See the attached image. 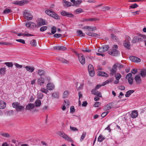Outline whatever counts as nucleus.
I'll return each instance as SVG.
<instances>
[{
	"label": "nucleus",
	"mask_w": 146,
	"mask_h": 146,
	"mask_svg": "<svg viewBox=\"0 0 146 146\" xmlns=\"http://www.w3.org/2000/svg\"><path fill=\"white\" fill-rule=\"evenodd\" d=\"M16 40L19 42H20L23 44H25V40L23 39H16Z\"/></svg>",
	"instance_id": "55"
},
{
	"label": "nucleus",
	"mask_w": 146,
	"mask_h": 146,
	"mask_svg": "<svg viewBox=\"0 0 146 146\" xmlns=\"http://www.w3.org/2000/svg\"><path fill=\"white\" fill-rule=\"evenodd\" d=\"M0 135L3 137L7 138H9L10 136V135L8 133H5L2 131L0 132Z\"/></svg>",
	"instance_id": "29"
},
{
	"label": "nucleus",
	"mask_w": 146,
	"mask_h": 146,
	"mask_svg": "<svg viewBox=\"0 0 146 146\" xmlns=\"http://www.w3.org/2000/svg\"><path fill=\"white\" fill-rule=\"evenodd\" d=\"M117 69V66L115 64H114L112 68H111L110 70V74L111 75H113L114 74H115Z\"/></svg>",
	"instance_id": "13"
},
{
	"label": "nucleus",
	"mask_w": 146,
	"mask_h": 146,
	"mask_svg": "<svg viewBox=\"0 0 146 146\" xmlns=\"http://www.w3.org/2000/svg\"><path fill=\"white\" fill-rule=\"evenodd\" d=\"M69 92L67 91H64L62 95V97L63 98H67L69 95Z\"/></svg>",
	"instance_id": "39"
},
{
	"label": "nucleus",
	"mask_w": 146,
	"mask_h": 146,
	"mask_svg": "<svg viewBox=\"0 0 146 146\" xmlns=\"http://www.w3.org/2000/svg\"><path fill=\"white\" fill-rule=\"evenodd\" d=\"M57 134L61 137L66 140L69 142H70L71 143H73V141L70 138V137L67 136L64 133L62 132L61 131L58 132L57 133Z\"/></svg>",
	"instance_id": "3"
},
{
	"label": "nucleus",
	"mask_w": 146,
	"mask_h": 146,
	"mask_svg": "<svg viewBox=\"0 0 146 146\" xmlns=\"http://www.w3.org/2000/svg\"><path fill=\"white\" fill-rule=\"evenodd\" d=\"M124 46L127 49H130V45L129 42L128 40H125L123 42Z\"/></svg>",
	"instance_id": "18"
},
{
	"label": "nucleus",
	"mask_w": 146,
	"mask_h": 146,
	"mask_svg": "<svg viewBox=\"0 0 146 146\" xmlns=\"http://www.w3.org/2000/svg\"><path fill=\"white\" fill-rule=\"evenodd\" d=\"M51 17L54 18L55 19L58 20H59L60 19L59 16L55 12H54V13L52 14Z\"/></svg>",
	"instance_id": "33"
},
{
	"label": "nucleus",
	"mask_w": 146,
	"mask_h": 146,
	"mask_svg": "<svg viewBox=\"0 0 146 146\" xmlns=\"http://www.w3.org/2000/svg\"><path fill=\"white\" fill-rule=\"evenodd\" d=\"M25 68L27 71H29L31 72H33L35 70V68L34 66H26Z\"/></svg>",
	"instance_id": "17"
},
{
	"label": "nucleus",
	"mask_w": 146,
	"mask_h": 146,
	"mask_svg": "<svg viewBox=\"0 0 146 146\" xmlns=\"http://www.w3.org/2000/svg\"><path fill=\"white\" fill-rule=\"evenodd\" d=\"M86 34L89 36L96 37L99 36L100 35L98 34H96L92 32H87Z\"/></svg>",
	"instance_id": "20"
},
{
	"label": "nucleus",
	"mask_w": 146,
	"mask_h": 146,
	"mask_svg": "<svg viewBox=\"0 0 146 146\" xmlns=\"http://www.w3.org/2000/svg\"><path fill=\"white\" fill-rule=\"evenodd\" d=\"M35 104L36 107H39L41 106V102L40 100L37 99L35 101Z\"/></svg>",
	"instance_id": "35"
},
{
	"label": "nucleus",
	"mask_w": 146,
	"mask_h": 146,
	"mask_svg": "<svg viewBox=\"0 0 146 146\" xmlns=\"http://www.w3.org/2000/svg\"><path fill=\"white\" fill-rule=\"evenodd\" d=\"M6 68H1L0 69V74L1 75L4 74L5 72Z\"/></svg>",
	"instance_id": "44"
},
{
	"label": "nucleus",
	"mask_w": 146,
	"mask_h": 146,
	"mask_svg": "<svg viewBox=\"0 0 146 146\" xmlns=\"http://www.w3.org/2000/svg\"><path fill=\"white\" fill-rule=\"evenodd\" d=\"M86 132L82 134V135L80 139V141H82L84 139L86 135Z\"/></svg>",
	"instance_id": "54"
},
{
	"label": "nucleus",
	"mask_w": 146,
	"mask_h": 146,
	"mask_svg": "<svg viewBox=\"0 0 146 146\" xmlns=\"http://www.w3.org/2000/svg\"><path fill=\"white\" fill-rule=\"evenodd\" d=\"M108 53L112 56H117L119 54V52L115 49L109 50Z\"/></svg>",
	"instance_id": "8"
},
{
	"label": "nucleus",
	"mask_w": 146,
	"mask_h": 146,
	"mask_svg": "<svg viewBox=\"0 0 146 146\" xmlns=\"http://www.w3.org/2000/svg\"><path fill=\"white\" fill-rule=\"evenodd\" d=\"M138 115V113L137 111H133L130 114V115L131 117L134 118H136Z\"/></svg>",
	"instance_id": "21"
},
{
	"label": "nucleus",
	"mask_w": 146,
	"mask_h": 146,
	"mask_svg": "<svg viewBox=\"0 0 146 146\" xmlns=\"http://www.w3.org/2000/svg\"><path fill=\"white\" fill-rule=\"evenodd\" d=\"M40 91L43 93H44L45 94H47V92H48V90H47L45 89L44 88H42L41 89Z\"/></svg>",
	"instance_id": "60"
},
{
	"label": "nucleus",
	"mask_w": 146,
	"mask_h": 146,
	"mask_svg": "<svg viewBox=\"0 0 146 146\" xmlns=\"http://www.w3.org/2000/svg\"><path fill=\"white\" fill-rule=\"evenodd\" d=\"M30 44L33 47L35 46L36 45V40L33 39L30 42Z\"/></svg>",
	"instance_id": "37"
},
{
	"label": "nucleus",
	"mask_w": 146,
	"mask_h": 146,
	"mask_svg": "<svg viewBox=\"0 0 146 146\" xmlns=\"http://www.w3.org/2000/svg\"><path fill=\"white\" fill-rule=\"evenodd\" d=\"M140 74L142 77H145L146 75V70L145 69L141 70V71Z\"/></svg>",
	"instance_id": "32"
},
{
	"label": "nucleus",
	"mask_w": 146,
	"mask_h": 146,
	"mask_svg": "<svg viewBox=\"0 0 146 146\" xmlns=\"http://www.w3.org/2000/svg\"><path fill=\"white\" fill-rule=\"evenodd\" d=\"M47 29V26H43L40 28V31L43 32L46 30Z\"/></svg>",
	"instance_id": "52"
},
{
	"label": "nucleus",
	"mask_w": 146,
	"mask_h": 146,
	"mask_svg": "<svg viewBox=\"0 0 146 146\" xmlns=\"http://www.w3.org/2000/svg\"><path fill=\"white\" fill-rule=\"evenodd\" d=\"M67 48L62 46H54L53 48V50H65L67 49Z\"/></svg>",
	"instance_id": "14"
},
{
	"label": "nucleus",
	"mask_w": 146,
	"mask_h": 146,
	"mask_svg": "<svg viewBox=\"0 0 146 146\" xmlns=\"http://www.w3.org/2000/svg\"><path fill=\"white\" fill-rule=\"evenodd\" d=\"M77 33H78L77 36H80L81 37L84 36L85 35L83 33L82 31L81 30H78L77 31Z\"/></svg>",
	"instance_id": "36"
},
{
	"label": "nucleus",
	"mask_w": 146,
	"mask_h": 146,
	"mask_svg": "<svg viewBox=\"0 0 146 146\" xmlns=\"http://www.w3.org/2000/svg\"><path fill=\"white\" fill-rule=\"evenodd\" d=\"M88 71L90 75L92 77L94 75V71L93 66L91 64H89L88 66Z\"/></svg>",
	"instance_id": "7"
},
{
	"label": "nucleus",
	"mask_w": 146,
	"mask_h": 146,
	"mask_svg": "<svg viewBox=\"0 0 146 146\" xmlns=\"http://www.w3.org/2000/svg\"><path fill=\"white\" fill-rule=\"evenodd\" d=\"M105 139V137L103 136L102 134L100 135L98 138V141L100 142H102Z\"/></svg>",
	"instance_id": "41"
},
{
	"label": "nucleus",
	"mask_w": 146,
	"mask_h": 146,
	"mask_svg": "<svg viewBox=\"0 0 146 146\" xmlns=\"http://www.w3.org/2000/svg\"><path fill=\"white\" fill-rule=\"evenodd\" d=\"M58 60L63 63L68 64L69 63L68 61L62 58H60Z\"/></svg>",
	"instance_id": "46"
},
{
	"label": "nucleus",
	"mask_w": 146,
	"mask_h": 146,
	"mask_svg": "<svg viewBox=\"0 0 146 146\" xmlns=\"http://www.w3.org/2000/svg\"><path fill=\"white\" fill-rule=\"evenodd\" d=\"M82 51L84 52H90L91 51V50L89 49L88 48H86L85 49L83 50Z\"/></svg>",
	"instance_id": "62"
},
{
	"label": "nucleus",
	"mask_w": 146,
	"mask_h": 146,
	"mask_svg": "<svg viewBox=\"0 0 146 146\" xmlns=\"http://www.w3.org/2000/svg\"><path fill=\"white\" fill-rule=\"evenodd\" d=\"M5 64L8 67H12L13 66V63L12 62H6Z\"/></svg>",
	"instance_id": "47"
},
{
	"label": "nucleus",
	"mask_w": 146,
	"mask_h": 146,
	"mask_svg": "<svg viewBox=\"0 0 146 146\" xmlns=\"http://www.w3.org/2000/svg\"><path fill=\"white\" fill-rule=\"evenodd\" d=\"M75 111V109L74 108V107L73 106H72L70 108V112L71 113H73Z\"/></svg>",
	"instance_id": "57"
},
{
	"label": "nucleus",
	"mask_w": 146,
	"mask_h": 146,
	"mask_svg": "<svg viewBox=\"0 0 146 146\" xmlns=\"http://www.w3.org/2000/svg\"><path fill=\"white\" fill-rule=\"evenodd\" d=\"M98 76H100L106 77H107L109 76L108 75L106 72L102 71L98 72Z\"/></svg>",
	"instance_id": "19"
},
{
	"label": "nucleus",
	"mask_w": 146,
	"mask_h": 146,
	"mask_svg": "<svg viewBox=\"0 0 146 146\" xmlns=\"http://www.w3.org/2000/svg\"><path fill=\"white\" fill-rule=\"evenodd\" d=\"M128 82L129 84L132 85L133 83V78H129L128 79Z\"/></svg>",
	"instance_id": "58"
},
{
	"label": "nucleus",
	"mask_w": 146,
	"mask_h": 146,
	"mask_svg": "<svg viewBox=\"0 0 146 146\" xmlns=\"http://www.w3.org/2000/svg\"><path fill=\"white\" fill-rule=\"evenodd\" d=\"M135 80L137 84H140L141 83V79L139 75H137L135 76Z\"/></svg>",
	"instance_id": "23"
},
{
	"label": "nucleus",
	"mask_w": 146,
	"mask_h": 146,
	"mask_svg": "<svg viewBox=\"0 0 146 146\" xmlns=\"http://www.w3.org/2000/svg\"><path fill=\"white\" fill-rule=\"evenodd\" d=\"M91 92L93 94L96 95L99 97L101 98L102 97L101 92L96 89H93L91 91Z\"/></svg>",
	"instance_id": "15"
},
{
	"label": "nucleus",
	"mask_w": 146,
	"mask_h": 146,
	"mask_svg": "<svg viewBox=\"0 0 146 146\" xmlns=\"http://www.w3.org/2000/svg\"><path fill=\"white\" fill-rule=\"evenodd\" d=\"M25 18L28 20H31L32 19V15L27 11H25L23 14Z\"/></svg>",
	"instance_id": "5"
},
{
	"label": "nucleus",
	"mask_w": 146,
	"mask_h": 146,
	"mask_svg": "<svg viewBox=\"0 0 146 146\" xmlns=\"http://www.w3.org/2000/svg\"><path fill=\"white\" fill-rule=\"evenodd\" d=\"M89 27L88 28V31H90L91 30L92 31H94L96 30V27H91L89 26Z\"/></svg>",
	"instance_id": "49"
},
{
	"label": "nucleus",
	"mask_w": 146,
	"mask_h": 146,
	"mask_svg": "<svg viewBox=\"0 0 146 146\" xmlns=\"http://www.w3.org/2000/svg\"><path fill=\"white\" fill-rule=\"evenodd\" d=\"M43 95L42 93H39L38 94V99H41L43 97Z\"/></svg>",
	"instance_id": "61"
},
{
	"label": "nucleus",
	"mask_w": 146,
	"mask_h": 146,
	"mask_svg": "<svg viewBox=\"0 0 146 146\" xmlns=\"http://www.w3.org/2000/svg\"><path fill=\"white\" fill-rule=\"evenodd\" d=\"M75 53L77 54L80 63L82 65L84 64L85 62V60L83 55L81 53L78 54L76 52Z\"/></svg>",
	"instance_id": "6"
},
{
	"label": "nucleus",
	"mask_w": 146,
	"mask_h": 146,
	"mask_svg": "<svg viewBox=\"0 0 146 146\" xmlns=\"http://www.w3.org/2000/svg\"><path fill=\"white\" fill-rule=\"evenodd\" d=\"M30 28L32 29L35 28L36 27V25L34 23L31 22Z\"/></svg>",
	"instance_id": "50"
},
{
	"label": "nucleus",
	"mask_w": 146,
	"mask_h": 146,
	"mask_svg": "<svg viewBox=\"0 0 146 146\" xmlns=\"http://www.w3.org/2000/svg\"><path fill=\"white\" fill-rule=\"evenodd\" d=\"M45 13L48 15L51 16L52 14L54 13V12L53 11H52L50 10H47L45 11Z\"/></svg>",
	"instance_id": "34"
},
{
	"label": "nucleus",
	"mask_w": 146,
	"mask_h": 146,
	"mask_svg": "<svg viewBox=\"0 0 146 146\" xmlns=\"http://www.w3.org/2000/svg\"><path fill=\"white\" fill-rule=\"evenodd\" d=\"M24 108L23 106L19 105L18 108L16 109V110L17 111H21L22 110H23Z\"/></svg>",
	"instance_id": "51"
},
{
	"label": "nucleus",
	"mask_w": 146,
	"mask_h": 146,
	"mask_svg": "<svg viewBox=\"0 0 146 146\" xmlns=\"http://www.w3.org/2000/svg\"><path fill=\"white\" fill-rule=\"evenodd\" d=\"M81 0H77L76 1H75V3H74V5L76 6L80 5L81 3Z\"/></svg>",
	"instance_id": "53"
},
{
	"label": "nucleus",
	"mask_w": 146,
	"mask_h": 146,
	"mask_svg": "<svg viewBox=\"0 0 146 146\" xmlns=\"http://www.w3.org/2000/svg\"><path fill=\"white\" fill-rule=\"evenodd\" d=\"M134 92V90H130L128 91L125 94V96L127 97H129L131 94L133 93Z\"/></svg>",
	"instance_id": "31"
},
{
	"label": "nucleus",
	"mask_w": 146,
	"mask_h": 146,
	"mask_svg": "<svg viewBox=\"0 0 146 146\" xmlns=\"http://www.w3.org/2000/svg\"><path fill=\"white\" fill-rule=\"evenodd\" d=\"M34 107V104L30 103L28 104L26 107V109L29 110H31Z\"/></svg>",
	"instance_id": "25"
},
{
	"label": "nucleus",
	"mask_w": 146,
	"mask_h": 146,
	"mask_svg": "<svg viewBox=\"0 0 146 146\" xmlns=\"http://www.w3.org/2000/svg\"><path fill=\"white\" fill-rule=\"evenodd\" d=\"M104 52L107 51L109 48V46L107 45H104L101 47Z\"/></svg>",
	"instance_id": "45"
},
{
	"label": "nucleus",
	"mask_w": 146,
	"mask_h": 146,
	"mask_svg": "<svg viewBox=\"0 0 146 146\" xmlns=\"http://www.w3.org/2000/svg\"><path fill=\"white\" fill-rule=\"evenodd\" d=\"M57 134L61 137L66 140L69 142H70L71 143H73V141L70 138V137L67 136L64 133L62 132L61 131L58 132L57 133Z\"/></svg>",
	"instance_id": "4"
},
{
	"label": "nucleus",
	"mask_w": 146,
	"mask_h": 146,
	"mask_svg": "<svg viewBox=\"0 0 146 146\" xmlns=\"http://www.w3.org/2000/svg\"><path fill=\"white\" fill-rule=\"evenodd\" d=\"M61 14L62 15L71 18H73L74 17L73 14L70 12L68 13L64 11H62L61 13Z\"/></svg>",
	"instance_id": "12"
},
{
	"label": "nucleus",
	"mask_w": 146,
	"mask_h": 146,
	"mask_svg": "<svg viewBox=\"0 0 146 146\" xmlns=\"http://www.w3.org/2000/svg\"><path fill=\"white\" fill-rule=\"evenodd\" d=\"M52 96L53 98H58L59 97V94L58 92L54 93L52 94Z\"/></svg>",
	"instance_id": "40"
},
{
	"label": "nucleus",
	"mask_w": 146,
	"mask_h": 146,
	"mask_svg": "<svg viewBox=\"0 0 146 146\" xmlns=\"http://www.w3.org/2000/svg\"><path fill=\"white\" fill-rule=\"evenodd\" d=\"M70 129L71 130L73 131H78V129L76 127H72L71 126H70Z\"/></svg>",
	"instance_id": "59"
},
{
	"label": "nucleus",
	"mask_w": 146,
	"mask_h": 146,
	"mask_svg": "<svg viewBox=\"0 0 146 146\" xmlns=\"http://www.w3.org/2000/svg\"><path fill=\"white\" fill-rule=\"evenodd\" d=\"M129 58L131 61L134 62H140L141 61L140 58L134 56H130Z\"/></svg>",
	"instance_id": "11"
},
{
	"label": "nucleus",
	"mask_w": 146,
	"mask_h": 146,
	"mask_svg": "<svg viewBox=\"0 0 146 146\" xmlns=\"http://www.w3.org/2000/svg\"><path fill=\"white\" fill-rule=\"evenodd\" d=\"M115 77L116 79L119 80L121 77V75L119 73H115Z\"/></svg>",
	"instance_id": "42"
},
{
	"label": "nucleus",
	"mask_w": 146,
	"mask_h": 146,
	"mask_svg": "<svg viewBox=\"0 0 146 146\" xmlns=\"http://www.w3.org/2000/svg\"><path fill=\"white\" fill-rule=\"evenodd\" d=\"M112 105L111 103H109L107 104L104 108V110L105 111L110 110L112 107Z\"/></svg>",
	"instance_id": "27"
},
{
	"label": "nucleus",
	"mask_w": 146,
	"mask_h": 146,
	"mask_svg": "<svg viewBox=\"0 0 146 146\" xmlns=\"http://www.w3.org/2000/svg\"><path fill=\"white\" fill-rule=\"evenodd\" d=\"M44 80L45 79L42 77L39 78L37 80L38 84L40 86L42 85L44 83Z\"/></svg>",
	"instance_id": "16"
},
{
	"label": "nucleus",
	"mask_w": 146,
	"mask_h": 146,
	"mask_svg": "<svg viewBox=\"0 0 146 146\" xmlns=\"http://www.w3.org/2000/svg\"><path fill=\"white\" fill-rule=\"evenodd\" d=\"M137 69H133L131 71V73L133 74H135L137 73Z\"/></svg>",
	"instance_id": "64"
},
{
	"label": "nucleus",
	"mask_w": 146,
	"mask_h": 146,
	"mask_svg": "<svg viewBox=\"0 0 146 146\" xmlns=\"http://www.w3.org/2000/svg\"><path fill=\"white\" fill-rule=\"evenodd\" d=\"M63 3L64 7H70L72 5V3L71 2L67 1L66 0H63Z\"/></svg>",
	"instance_id": "22"
},
{
	"label": "nucleus",
	"mask_w": 146,
	"mask_h": 146,
	"mask_svg": "<svg viewBox=\"0 0 146 146\" xmlns=\"http://www.w3.org/2000/svg\"><path fill=\"white\" fill-rule=\"evenodd\" d=\"M29 2V1L27 0H22L21 1H16L14 2L13 4L21 6L24 4L27 3Z\"/></svg>",
	"instance_id": "10"
},
{
	"label": "nucleus",
	"mask_w": 146,
	"mask_h": 146,
	"mask_svg": "<svg viewBox=\"0 0 146 146\" xmlns=\"http://www.w3.org/2000/svg\"><path fill=\"white\" fill-rule=\"evenodd\" d=\"M12 12V11L9 9L6 8L3 11V13L4 14H7L10 13Z\"/></svg>",
	"instance_id": "43"
},
{
	"label": "nucleus",
	"mask_w": 146,
	"mask_h": 146,
	"mask_svg": "<svg viewBox=\"0 0 146 146\" xmlns=\"http://www.w3.org/2000/svg\"><path fill=\"white\" fill-rule=\"evenodd\" d=\"M37 25L38 27H40L41 26L44 25H46V21L42 18H39L37 19Z\"/></svg>",
	"instance_id": "9"
},
{
	"label": "nucleus",
	"mask_w": 146,
	"mask_h": 146,
	"mask_svg": "<svg viewBox=\"0 0 146 146\" xmlns=\"http://www.w3.org/2000/svg\"><path fill=\"white\" fill-rule=\"evenodd\" d=\"M0 44H1L3 45H6L9 46H12L13 45V43L10 42H0Z\"/></svg>",
	"instance_id": "30"
},
{
	"label": "nucleus",
	"mask_w": 146,
	"mask_h": 146,
	"mask_svg": "<svg viewBox=\"0 0 146 146\" xmlns=\"http://www.w3.org/2000/svg\"><path fill=\"white\" fill-rule=\"evenodd\" d=\"M38 74L40 76H44L46 74L45 71L42 69H38Z\"/></svg>",
	"instance_id": "24"
},
{
	"label": "nucleus",
	"mask_w": 146,
	"mask_h": 146,
	"mask_svg": "<svg viewBox=\"0 0 146 146\" xmlns=\"http://www.w3.org/2000/svg\"><path fill=\"white\" fill-rule=\"evenodd\" d=\"M145 36L143 35L139 34L137 36L134 37L132 40L133 43H139L144 40L143 38Z\"/></svg>",
	"instance_id": "1"
},
{
	"label": "nucleus",
	"mask_w": 146,
	"mask_h": 146,
	"mask_svg": "<svg viewBox=\"0 0 146 146\" xmlns=\"http://www.w3.org/2000/svg\"><path fill=\"white\" fill-rule=\"evenodd\" d=\"M51 32L52 34H54L56 31V27H53L51 28Z\"/></svg>",
	"instance_id": "56"
},
{
	"label": "nucleus",
	"mask_w": 146,
	"mask_h": 146,
	"mask_svg": "<svg viewBox=\"0 0 146 146\" xmlns=\"http://www.w3.org/2000/svg\"><path fill=\"white\" fill-rule=\"evenodd\" d=\"M138 7V5L136 3L132 4L129 6V8L135 9Z\"/></svg>",
	"instance_id": "48"
},
{
	"label": "nucleus",
	"mask_w": 146,
	"mask_h": 146,
	"mask_svg": "<svg viewBox=\"0 0 146 146\" xmlns=\"http://www.w3.org/2000/svg\"><path fill=\"white\" fill-rule=\"evenodd\" d=\"M6 106V103L3 101H0V109H3Z\"/></svg>",
	"instance_id": "28"
},
{
	"label": "nucleus",
	"mask_w": 146,
	"mask_h": 146,
	"mask_svg": "<svg viewBox=\"0 0 146 146\" xmlns=\"http://www.w3.org/2000/svg\"><path fill=\"white\" fill-rule=\"evenodd\" d=\"M20 104V103H19L18 102H15L12 104V105L14 108L16 109L17 108H18V107H19V106Z\"/></svg>",
	"instance_id": "38"
},
{
	"label": "nucleus",
	"mask_w": 146,
	"mask_h": 146,
	"mask_svg": "<svg viewBox=\"0 0 146 146\" xmlns=\"http://www.w3.org/2000/svg\"><path fill=\"white\" fill-rule=\"evenodd\" d=\"M46 87L48 90H52L54 89V86L52 83H49L47 84Z\"/></svg>",
	"instance_id": "26"
},
{
	"label": "nucleus",
	"mask_w": 146,
	"mask_h": 146,
	"mask_svg": "<svg viewBox=\"0 0 146 146\" xmlns=\"http://www.w3.org/2000/svg\"><path fill=\"white\" fill-rule=\"evenodd\" d=\"M101 103L99 102H96L94 105V106L95 107H98L100 106Z\"/></svg>",
	"instance_id": "63"
},
{
	"label": "nucleus",
	"mask_w": 146,
	"mask_h": 146,
	"mask_svg": "<svg viewBox=\"0 0 146 146\" xmlns=\"http://www.w3.org/2000/svg\"><path fill=\"white\" fill-rule=\"evenodd\" d=\"M57 134L61 137L66 140L69 142H70L71 143H73V141L70 138V137L67 136L64 133L62 132L61 131L58 132L57 133Z\"/></svg>",
	"instance_id": "2"
}]
</instances>
